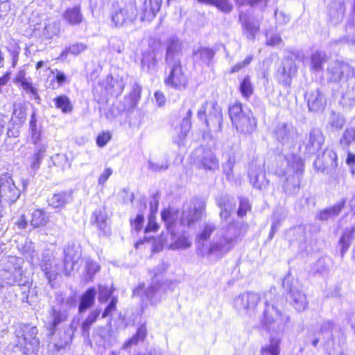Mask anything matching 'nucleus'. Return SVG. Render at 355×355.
Returning <instances> with one entry per match:
<instances>
[{"label":"nucleus","mask_w":355,"mask_h":355,"mask_svg":"<svg viewBox=\"0 0 355 355\" xmlns=\"http://www.w3.org/2000/svg\"><path fill=\"white\" fill-rule=\"evenodd\" d=\"M167 265L164 263H159L155 268L149 271L152 276L151 282L146 286L145 284H139L133 290V296H138L142 301H148L152 305H155L161 302L166 290L174 289L177 285L176 280L165 279L163 273L166 270Z\"/></svg>","instance_id":"f257e3e1"},{"label":"nucleus","mask_w":355,"mask_h":355,"mask_svg":"<svg viewBox=\"0 0 355 355\" xmlns=\"http://www.w3.org/2000/svg\"><path fill=\"white\" fill-rule=\"evenodd\" d=\"M275 171L280 178L283 191L287 194H293L299 190L300 178L302 174L304 164L300 157L291 154L284 157L282 166Z\"/></svg>","instance_id":"f03ea898"},{"label":"nucleus","mask_w":355,"mask_h":355,"mask_svg":"<svg viewBox=\"0 0 355 355\" xmlns=\"http://www.w3.org/2000/svg\"><path fill=\"white\" fill-rule=\"evenodd\" d=\"M275 288H271L266 293L265 308L260 319L261 324L270 335L279 336L284 330L289 320L288 315L282 314L275 305V299L272 297Z\"/></svg>","instance_id":"7ed1b4c3"},{"label":"nucleus","mask_w":355,"mask_h":355,"mask_svg":"<svg viewBox=\"0 0 355 355\" xmlns=\"http://www.w3.org/2000/svg\"><path fill=\"white\" fill-rule=\"evenodd\" d=\"M239 234V231L234 223H230L226 230H220L216 234L209 247L207 250H202L201 254L221 257L232 248L234 241Z\"/></svg>","instance_id":"20e7f679"},{"label":"nucleus","mask_w":355,"mask_h":355,"mask_svg":"<svg viewBox=\"0 0 355 355\" xmlns=\"http://www.w3.org/2000/svg\"><path fill=\"white\" fill-rule=\"evenodd\" d=\"M37 329L35 326L21 324L15 331L18 346L24 355H36L40 347L37 338Z\"/></svg>","instance_id":"39448f33"},{"label":"nucleus","mask_w":355,"mask_h":355,"mask_svg":"<svg viewBox=\"0 0 355 355\" xmlns=\"http://www.w3.org/2000/svg\"><path fill=\"white\" fill-rule=\"evenodd\" d=\"M229 115L237 131L250 134L256 129V120L251 111L243 108L241 103H234L229 108Z\"/></svg>","instance_id":"423d86ee"},{"label":"nucleus","mask_w":355,"mask_h":355,"mask_svg":"<svg viewBox=\"0 0 355 355\" xmlns=\"http://www.w3.org/2000/svg\"><path fill=\"white\" fill-rule=\"evenodd\" d=\"M125 83L121 78L107 76L94 89V95L98 102L107 101L108 96L117 97L123 91Z\"/></svg>","instance_id":"0eeeda50"},{"label":"nucleus","mask_w":355,"mask_h":355,"mask_svg":"<svg viewBox=\"0 0 355 355\" xmlns=\"http://www.w3.org/2000/svg\"><path fill=\"white\" fill-rule=\"evenodd\" d=\"M164 84L176 90L182 91L187 89L189 78L182 69L180 62H166Z\"/></svg>","instance_id":"6e6552de"},{"label":"nucleus","mask_w":355,"mask_h":355,"mask_svg":"<svg viewBox=\"0 0 355 355\" xmlns=\"http://www.w3.org/2000/svg\"><path fill=\"white\" fill-rule=\"evenodd\" d=\"M198 117L204 121L210 130L216 132L221 130L223 114L216 102L207 101L198 110Z\"/></svg>","instance_id":"1a4fd4ad"},{"label":"nucleus","mask_w":355,"mask_h":355,"mask_svg":"<svg viewBox=\"0 0 355 355\" xmlns=\"http://www.w3.org/2000/svg\"><path fill=\"white\" fill-rule=\"evenodd\" d=\"M137 16V8L135 3L130 2L120 6H113L112 21L116 27H121L132 24Z\"/></svg>","instance_id":"9d476101"},{"label":"nucleus","mask_w":355,"mask_h":355,"mask_svg":"<svg viewBox=\"0 0 355 355\" xmlns=\"http://www.w3.org/2000/svg\"><path fill=\"white\" fill-rule=\"evenodd\" d=\"M206 203L200 198H194L184 204L180 218L183 225L191 226L200 220L205 211Z\"/></svg>","instance_id":"9b49d317"},{"label":"nucleus","mask_w":355,"mask_h":355,"mask_svg":"<svg viewBox=\"0 0 355 355\" xmlns=\"http://www.w3.org/2000/svg\"><path fill=\"white\" fill-rule=\"evenodd\" d=\"M272 134L275 139L286 148L290 149L297 143V130L291 123L279 122L275 126Z\"/></svg>","instance_id":"f8f14e48"},{"label":"nucleus","mask_w":355,"mask_h":355,"mask_svg":"<svg viewBox=\"0 0 355 355\" xmlns=\"http://www.w3.org/2000/svg\"><path fill=\"white\" fill-rule=\"evenodd\" d=\"M328 73L331 81L343 85L354 78V72L348 64L336 60L330 63Z\"/></svg>","instance_id":"ddd939ff"},{"label":"nucleus","mask_w":355,"mask_h":355,"mask_svg":"<svg viewBox=\"0 0 355 355\" xmlns=\"http://www.w3.org/2000/svg\"><path fill=\"white\" fill-rule=\"evenodd\" d=\"M313 164L317 171L330 173L338 166L337 154L333 149L327 148L318 156Z\"/></svg>","instance_id":"4468645a"},{"label":"nucleus","mask_w":355,"mask_h":355,"mask_svg":"<svg viewBox=\"0 0 355 355\" xmlns=\"http://www.w3.org/2000/svg\"><path fill=\"white\" fill-rule=\"evenodd\" d=\"M20 196V191L8 174L0 176V197L9 202H15Z\"/></svg>","instance_id":"2eb2a0df"},{"label":"nucleus","mask_w":355,"mask_h":355,"mask_svg":"<svg viewBox=\"0 0 355 355\" xmlns=\"http://www.w3.org/2000/svg\"><path fill=\"white\" fill-rule=\"evenodd\" d=\"M161 57L162 53L156 48L150 46L144 51L141 60L142 71L150 74L156 73Z\"/></svg>","instance_id":"dca6fc26"},{"label":"nucleus","mask_w":355,"mask_h":355,"mask_svg":"<svg viewBox=\"0 0 355 355\" xmlns=\"http://www.w3.org/2000/svg\"><path fill=\"white\" fill-rule=\"evenodd\" d=\"M248 176L250 184L257 189L265 190L269 184L263 166L261 164H250Z\"/></svg>","instance_id":"f3484780"},{"label":"nucleus","mask_w":355,"mask_h":355,"mask_svg":"<svg viewBox=\"0 0 355 355\" xmlns=\"http://www.w3.org/2000/svg\"><path fill=\"white\" fill-rule=\"evenodd\" d=\"M324 143V137L322 131L320 129L313 128L310 130L303 141L304 152L309 155H313L321 149Z\"/></svg>","instance_id":"a211bd4d"},{"label":"nucleus","mask_w":355,"mask_h":355,"mask_svg":"<svg viewBox=\"0 0 355 355\" xmlns=\"http://www.w3.org/2000/svg\"><path fill=\"white\" fill-rule=\"evenodd\" d=\"M22 259L16 257H10L8 259V263L10 266H6L8 272L12 275V279L6 281L8 284L17 283L18 285L25 286L28 283V279L24 277L21 269Z\"/></svg>","instance_id":"6ab92c4d"},{"label":"nucleus","mask_w":355,"mask_h":355,"mask_svg":"<svg viewBox=\"0 0 355 355\" xmlns=\"http://www.w3.org/2000/svg\"><path fill=\"white\" fill-rule=\"evenodd\" d=\"M296 71L297 67L295 61L292 58H286L278 68L276 78L280 84L288 87L291 85V78Z\"/></svg>","instance_id":"aec40b11"},{"label":"nucleus","mask_w":355,"mask_h":355,"mask_svg":"<svg viewBox=\"0 0 355 355\" xmlns=\"http://www.w3.org/2000/svg\"><path fill=\"white\" fill-rule=\"evenodd\" d=\"M40 268L44 272L49 283L52 286V282L55 280L60 272V265L55 257L49 254H44L40 263Z\"/></svg>","instance_id":"412c9836"},{"label":"nucleus","mask_w":355,"mask_h":355,"mask_svg":"<svg viewBox=\"0 0 355 355\" xmlns=\"http://www.w3.org/2000/svg\"><path fill=\"white\" fill-rule=\"evenodd\" d=\"M260 300V297L255 293H245L240 295L235 300V306L239 309L250 312L253 311Z\"/></svg>","instance_id":"4be33fe9"},{"label":"nucleus","mask_w":355,"mask_h":355,"mask_svg":"<svg viewBox=\"0 0 355 355\" xmlns=\"http://www.w3.org/2000/svg\"><path fill=\"white\" fill-rule=\"evenodd\" d=\"M64 266L65 270L72 269L81 255L80 248L73 243H68L64 249Z\"/></svg>","instance_id":"5701e85b"},{"label":"nucleus","mask_w":355,"mask_h":355,"mask_svg":"<svg viewBox=\"0 0 355 355\" xmlns=\"http://www.w3.org/2000/svg\"><path fill=\"white\" fill-rule=\"evenodd\" d=\"M239 18L242 25L243 34L248 40H254L259 31V23L251 19L243 12L239 14Z\"/></svg>","instance_id":"b1692460"},{"label":"nucleus","mask_w":355,"mask_h":355,"mask_svg":"<svg viewBox=\"0 0 355 355\" xmlns=\"http://www.w3.org/2000/svg\"><path fill=\"white\" fill-rule=\"evenodd\" d=\"M162 0H145L140 15L141 21H151L159 11Z\"/></svg>","instance_id":"393cba45"},{"label":"nucleus","mask_w":355,"mask_h":355,"mask_svg":"<svg viewBox=\"0 0 355 355\" xmlns=\"http://www.w3.org/2000/svg\"><path fill=\"white\" fill-rule=\"evenodd\" d=\"M62 17L70 26L80 25L84 20V16L80 5L67 8L64 11Z\"/></svg>","instance_id":"a878e982"},{"label":"nucleus","mask_w":355,"mask_h":355,"mask_svg":"<svg viewBox=\"0 0 355 355\" xmlns=\"http://www.w3.org/2000/svg\"><path fill=\"white\" fill-rule=\"evenodd\" d=\"M196 164L199 168L209 171H215L219 167L218 159L209 149L202 151V155L196 161Z\"/></svg>","instance_id":"bb28decb"},{"label":"nucleus","mask_w":355,"mask_h":355,"mask_svg":"<svg viewBox=\"0 0 355 355\" xmlns=\"http://www.w3.org/2000/svg\"><path fill=\"white\" fill-rule=\"evenodd\" d=\"M216 203L220 209V217L221 220L227 221L232 211L235 207L234 199L227 195H222L216 198Z\"/></svg>","instance_id":"cd10ccee"},{"label":"nucleus","mask_w":355,"mask_h":355,"mask_svg":"<svg viewBox=\"0 0 355 355\" xmlns=\"http://www.w3.org/2000/svg\"><path fill=\"white\" fill-rule=\"evenodd\" d=\"M181 44L176 37L167 40L166 62H180Z\"/></svg>","instance_id":"c85d7f7f"},{"label":"nucleus","mask_w":355,"mask_h":355,"mask_svg":"<svg viewBox=\"0 0 355 355\" xmlns=\"http://www.w3.org/2000/svg\"><path fill=\"white\" fill-rule=\"evenodd\" d=\"M287 298L293 302L294 308L297 311H304L308 306L306 295L295 287H292L290 289Z\"/></svg>","instance_id":"c756f323"},{"label":"nucleus","mask_w":355,"mask_h":355,"mask_svg":"<svg viewBox=\"0 0 355 355\" xmlns=\"http://www.w3.org/2000/svg\"><path fill=\"white\" fill-rule=\"evenodd\" d=\"M308 106L311 111L318 112L322 110L326 105L324 95L319 91L315 89L307 94Z\"/></svg>","instance_id":"7c9ffc66"},{"label":"nucleus","mask_w":355,"mask_h":355,"mask_svg":"<svg viewBox=\"0 0 355 355\" xmlns=\"http://www.w3.org/2000/svg\"><path fill=\"white\" fill-rule=\"evenodd\" d=\"M314 330L327 338L334 339V334L340 331V327L332 320H324L318 323Z\"/></svg>","instance_id":"2f4dec72"},{"label":"nucleus","mask_w":355,"mask_h":355,"mask_svg":"<svg viewBox=\"0 0 355 355\" xmlns=\"http://www.w3.org/2000/svg\"><path fill=\"white\" fill-rule=\"evenodd\" d=\"M281 338L279 336L270 335L269 343L261 347V355H279Z\"/></svg>","instance_id":"473e14b6"},{"label":"nucleus","mask_w":355,"mask_h":355,"mask_svg":"<svg viewBox=\"0 0 355 355\" xmlns=\"http://www.w3.org/2000/svg\"><path fill=\"white\" fill-rule=\"evenodd\" d=\"M96 290L94 287L88 288L80 297V304L78 306V312L83 313L87 309L92 306L95 302Z\"/></svg>","instance_id":"72a5a7b5"},{"label":"nucleus","mask_w":355,"mask_h":355,"mask_svg":"<svg viewBox=\"0 0 355 355\" xmlns=\"http://www.w3.org/2000/svg\"><path fill=\"white\" fill-rule=\"evenodd\" d=\"M345 11V7L342 1H338L332 3L329 8L331 22L334 24L340 22L344 17Z\"/></svg>","instance_id":"f704fd0d"},{"label":"nucleus","mask_w":355,"mask_h":355,"mask_svg":"<svg viewBox=\"0 0 355 355\" xmlns=\"http://www.w3.org/2000/svg\"><path fill=\"white\" fill-rule=\"evenodd\" d=\"M161 216L168 232L173 236V228L178 218V211L171 208L166 209L162 211Z\"/></svg>","instance_id":"c9c22d12"},{"label":"nucleus","mask_w":355,"mask_h":355,"mask_svg":"<svg viewBox=\"0 0 355 355\" xmlns=\"http://www.w3.org/2000/svg\"><path fill=\"white\" fill-rule=\"evenodd\" d=\"M191 115L192 111L191 109H189L187 111L186 116L183 118L181 123L180 133L178 134V138H173L174 142H175L179 146L183 144V141L184 140L188 132L190 130Z\"/></svg>","instance_id":"e433bc0d"},{"label":"nucleus","mask_w":355,"mask_h":355,"mask_svg":"<svg viewBox=\"0 0 355 355\" xmlns=\"http://www.w3.org/2000/svg\"><path fill=\"white\" fill-rule=\"evenodd\" d=\"M78 320L73 319L70 324V327L66 330L63 335V338H61L60 341L54 344L55 347L58 350L63 349L72 342L73 335L74 331L76 330L78 326Z\"/></svg>","instance_id":"4c0bfd02"},{"label":"nucleus","mask_w":355,"mask_h":355,"mask_svg":"<svg viewBox=\"0 0 355 355\" xmlns=\"http://www.w3.org/2000/svg\"><path fill=\"white\" fill-rule=\"evenodd\" d=\"M345 205V201H341L334 206L321 211L318 215L320 220H328L334 219L338 216Z\"/></svg>","instance_id":"58836bf2"},{"label":"nucleus","mask_w":355,"mask_h":355,"mask_svg":"<svg viewBox=\"0 0 355 355\" xmlns=\"http://www.w3.org/2000/svg\"><path fill=\"white\" fill-rule=\"evenodd\" d=\"M29 129L31 134V139L33 140L34 145L46 144L42 141L41 128L37 125V119L35 111L33 112L31 116L29 121Z\"/></svg>","instance_id":"ea45409f"},{"label":"nucleus","mask_w":355,"mask_h":355,"mask_svg":"<svg viewBox=\"0 0 355 355\" xmlns=\"http://www.w3.org/2000/svg\"><path fill=\"white\" fill-rule=\"evenodd\" d=\"M71 199V194L69 192L61 191L54 193L48 200L49 205L54 208L64 207Z\"/></svg>","instance_id":"a19ab883"},{"label":"nucleus","mask_w":355,"mask_h":355,"mask_svg":"<svg viewBox=\"0 0 355 355\" xmlns=\"http://www.w3.org/2000/svg\"><path fill=\"white\" fill-rule=\"evenodd\" d=\"M67 319V314L64 312L57 311L54 307L49 312L47 322L50 324V331L53 333L54 329L61 322Z\"/></svg>","instance_id":"79ce46f5"},{"label":"nucleus","mask_w":355,"mask_h":355,"mask_svg":"<svg viewBox=\"0 0 355 355\" xmlns=\"http://www.w3.org/2000/svg\"><path fill=\"white\" fill-rule=\"evenodd\" d=\"M101 310L94 309L89 312L87 318L81 323V332L84 337H89L92 325L96 321Z\"/></svg>","instance_id":"37998d69"},{"label":"nucleus","mask_w":355,"mask_h":355,"mask_svg":"<svg viewBox=\"0 0 355 355\" xmlns=\"http://www.w3.org/2000/svg\"><path fill=\"white\" fill-rule=\"evenodd\" d=\"M26 118V109L21 103L14 105L12 116L10 120L12 124L21 126Z\"/></svg>","instance_id":"c03bdc74"},{"label":"nucleus","mask_w":355,"mask_h":355,"mask_svg":"<svg viewBox=\"0 0 355 355\" xmlns=\"http://www.w3.org/2000/svg\"><path fill=\"white\" fill-rule=\"evenodd\" d=\"M147 334V329L144 324L141 325L135 335L129 340L123 343V349H126L133 345H137L139 342L143 341Z\"/></svg>","instance_id":"a18cd8bd"},{"label":"nucleus","mask_w":355,"mask_h":355,"mask_svg":"<svg viewBox=\"0 0 355 355\" xmlns=\"http://www.w3.org/2000/svg\"><path fill=\"white\" fill-rule=\"evenodd\" d=\"M171 239L172 242L169 245V249L171 250L186 249L191 245L189 238L184 234H181L176 237L173 232V236L171 234Z\"/></svg>","instance_id":"49530a36"},{"label":"nucleus","mask_w":355,"mask_h":355,"mask_svg":"<svg viewBox=\"0 0 355 355\" xmlns=\"http://www.w3.org/2000/svg\"><path fill=\"white\" fill-rule=\"evenodd\" d=\"M354 227H352L349 229H345V231L343 232V234L339 241V245L341 247L340 254H341L342 257L347 251V250L351 244V242L354 239Z\"/></svg>","instance_id":"de8ad7c7"},{"label":"nucleus","mask_w":355,"mask_h":355,"mask_svg":"<svg viewBox=\"0 0 355 355\" xmlns=\"http://www.w3.org/2000/svg\"><path fill=\"white\" fill-rule=\"evenodd\" d=\"M46 144L35 145V152L32 157L31 168L33 170L39 168L46 149Z\"/></svg>","instance_id":"09e8293b"},{"label":"nucleus","mask_w":355,"mask_h":355,"mask_svg":"<svg viewBox=\"0 0 355 355\" xmlns=\"http://www.w3.org/2000/svg\"><path fill=\"white\" fill-rule=\"evenodd\" d=\"M107 216L104 211L101 209L95 210L92 216L91 222L95 224L96 227L102 232H105L107 227Z\"/></svg>","instance_id":"8fccbe9b"},{"label":"nucleus","mask_w":355,"mask_h":355,"mask_svg":"<svg viewBox=\"0 0 355 355\" xmlns=\"http://www.w3.org/2000/svg\"><path fill=\"white\" fill-rule=\"evenodd\" d=\"M326 53L321 51H315L311 55V68L319 71L322 69V64L326 60Z\"/></svg>","instance_id":"3c124183"},{"label":"nucleus","mask_w":355,"mask_h":355,"mask_svg":"<svg viewBox=\"0 0 355 355\" xmlns=\"http://www.w3.org/2000/svg\"><path fill=\"white\" fill-rule=\"evenodd\" d=\"M49 222V217L41 209H36L32 213L31 225L36 228L46 225Z\"/></svg>","instance_id":"603ef678"},{"label":"nucleus","mask_w":355,"mask_h":355,"mask_svg":"<svg viewBox=\"0 0 355 355\" xmlns=\"http://www.w3.org/2000/svg\"><path fill=\"white\" fill-rule=\"evenodd\" d=\"M55 106L63 113H70L73 110L71 101L66 95H60L53 99Z\"/></svg>","instance_id":"864d4df0"},{"label":"nucleus","mask_w":355,"mask_h":355,"mask_svg":"<svg viewBox=\"0 0 355 355\" xmlns=\"http://www.w3.org/2000/svg\"><path fill=\"white\" fill-rule=\"evenodd\" d=\"M214 55V51L209 48L202 47L193 52L195 60H200L203 63L209 64Z\"/></svg>","instance_id":"5fc2aeb1"},{"label":"nucleus","mask_w":355,"mask_h":355,"mask_svg":"<svg viewBox=\"0 0 355 355\" xmlns=\"http://www.w3.org/2000/svg\"><path fill=\"white\" fill-rule=\"evenodd\" d=\"M198 1L202 3L214 6L221 12L226 13L231 12L233 8V6L229 0H198Z\"/></svg>","instance_id":"6e6d98bb"},{"label":"nucleus","mask_w":355,"mask_h":355,"mask_svg":"<svg viewBox=\"0 0 355 355\" xmlns=\"http://www.w3.org/2000/svg\"><path fill=\"white\" fill-rule=\"evenodd\" d=\"M352 23L349 22L346 27L347 35L344 37V40L352 44H355V0L352 4Z\"/></svg>","instance_id":"4d7b16f0"},{"label":"nucleus","mask_w":355,"mask_h":355,"mask_svg":"<svg viewBox=\"0 0 355 355\" xmlns=\"http://www.w3.org/2000/svg\"><path fill=\"white\" fill-rule=\"evenodd\" d=\"M347 83L348 89L343 94L342 99L345 104L352 105L355 103V82L354 78Z\"/></svg>","instance_id":"13d9d810"},{"label":"nucleus","mask_w":355,"mask_h":355,"mask_svg":"<svg viewBox=\"0 0 355 355\" xmlns=\"http://www.w3.org/2000/svg\"><path fill=\"white\" fill-rule=\"evenodd\" d=\"M85 279L86 281H91L94 275L100 270V266L93 260L87 259L85 261Z\"/></svg>","instance_id":"bf43d9fd"},{"label":"nucleus","mask_w":355,"mask_h":355,"mask_svg":"<svg viewBox=\"0 0 355 355\" xmlns=\"http://www.w3.org/2000/svg\"><path fill=\"white\" fill-rule=\"evenodd\" d=\"M19 249L26 259H29L31 263H34L35 251L33 243L31 241L26 240L23 244L19 246Z\"/></svg>","instance_id":"052dcab7"},{"label":"nucleus","mask_w":355,"mask_h":355,"mask_svg":"<svg viewBox=\"0 0 355 355\" xmlns=\"http://www.w3.org/2000/svg\"><path fill=\"white\" fill-rule=\"evenodd\" d=\"M87 46L83 43H76L70 45L66 48L60 54L62 58H66L67 55L71 53L73 55H77L79 53L85 51Z\"/></svg>","instance_id":"680f3d73"},{"label":"nucleus","mask_w":355,"mask_h":355,"mask_svg":"<svg viewBox=\"0 0 355 355\" xmlns=\"http://www.w3.org/2000/svg\"><path fill=\"white\" fill-rule=\"evenodd\" d=\"M355 141V127L347 128L344 131L340 139L341 145L348 147L352 143Z\"/></svg>","instance_id":"e2e57ef3"},{"label":"nucleus","mask_w":355,"mask_h":355,"mask_svg":"<svg viewBox=\"0 0 355 355\" xmlns=\"http://www.w3.org/2000/svg\"><path fill=\"white\" fill-rule=\"evenodd\" d=\"M60 33V24L58 21H51L46 24L43 35L47 38H52Z\"/></svg>","instance_id":"0e129e2a"},{"label":"nucleus","mask_w":355,"mask_h":355,"mask_svg":"<svg viewBox=\"0 0 355 355\" xmlns=\"http://www.w3.org/2000/svg\"><path fill=\"white\" fill-rule=\"evenodd\" d=\"M216 229V225L211 223H207L204 225L202 230L198 235V243H200L201 241H206L209 238L211 233Z\"/></svg>","instance_id":"69168bd1"},{"label":"nucleus","mask_w":355,"mask_h":355,"mask_svg":"<svg viewBox=\"0 0 355 355\" xmlns=\"http://www.w3.org/2000/svg\"><path fill=\"white\" fill-rule=\"evenodd\" d=\"M345 123V119L340 114L332 112L329 118L328 124L334 129H341Z\"/></svg>","instance_id":"338daca9"},{"label":"nucleus","mask_w":355,"mask_h":355,"mask_svg":"<svg viewBox=\"0 0 355 355\" xmlns=\"http://www.w3.org/2000/svg\"><path fill=\"white\" fill-rule=\"evenodd\" d=\"M113 291L107 286L99 285L98 287V300L100 303H105L111 297Z\"/></svg>","instance_id":"774afa93"}]
</instances>
